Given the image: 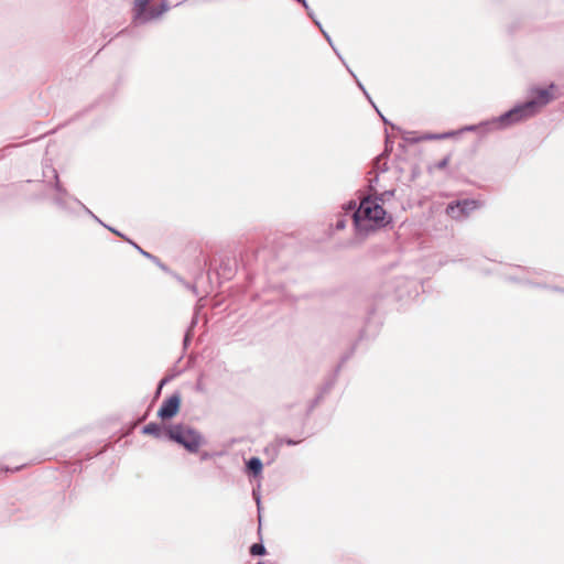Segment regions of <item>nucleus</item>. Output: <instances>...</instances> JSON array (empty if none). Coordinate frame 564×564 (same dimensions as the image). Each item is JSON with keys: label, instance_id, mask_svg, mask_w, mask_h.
Instances as JSON below:
<instances>
[{"label": "nucleus", "instance_id": "1", "mask_svg": "<svg viewBox=\"0 0 564 564\" xmlns=\"http://www.w3.org/2000/svg\"><path fill=\"white\" fill-rule=\"evenodd\" d=\"M533 94L534 96L531 100L512 108L500 117L488 122L487 126H490L494 129H503L533 117L545 105L555 98V87L551 85L549 88H539L535 89Z\"/></svg>", "mask_w": 564, "mask_h": 564}, {"label": "nucleus", "instance_id": "2", "mask_svg": "<svg viewBox=\"0 0 564 564\" xmlns=\"http://www.w3.org/2000/svg\"><path fill=\"white\" fill-rule=\"evenodd\" d=\"M381 197H365L357 209L355 205H349L352 212L355 228L358 235L367 236L371 231L384 227L391 220L382 206Z\"/></svg>", "mask_w": 564, "mask_h": 564}, {"label": "nucleus", "instance_id": "3", "mask_svg": "<svg viewBox=\"0 0 564 564\" xmlns=\"http://www.w3.org/2000/svg\"><path fill=\"white\" fill-rule=\"evenodd\" d=\"M169 437L183 445L189 452H197L203 444V437L193 429L175 425L167 430Z\"/></svg>", "mask_w": 564, "mask_h": 564}, {"label": "nucleus", "instance_id": "4", "mask_svg": "<svg viewBox=\"0 0 564 564\" xmlns=\"http://www.w3.org/2000/svg\"><path fill=\"white\" fill-rule=\"evenodd\" d=\"M149 0H134V21L138 23L148 22L152 19L160 17L166 11V7L163 4L160 11L147 8Z\"/></svg>", "mask_w": 564, "mask_h": 564}, {"label": "nucleus", "instance_id": "5", "mask_svg": "<svg viewBox=\"0 0 564 564\" xmlns=\"http://www.w3.org/2000/svg\"><path fill=\"white\" fill-rule=\"evenodd\" d=\"M476 208L477 203L475 200H463L448 205L446 212L452 218L460 219Z\"/></svg>", "mask_w": 564, "mask_h": 564}, {"label": "nucleus", "instance_id": "6", "mask_svg": "<svg viewBox=\"0 0 564 564\" xmlns=\"http://www.w3.org/2000/svg\"><path fill=\"white\" fill-rule=\"evenodd\" d=\"M180 397L178 395H172L167 400L163 402L159 410V416L163 420L171 419L178 412L180 409Z\"/></svg>", "mask_w": 564, "mask_h": 564}, {"label": "nucleus", "instance_id": "7", "mask_svg": "<svg viewBox=\"0 0 564 564\" xmlns=\"http://www.w3.org/2000/svg\"><path fill=\"white\" fill-rule=\"evenodd\" d=\"M248 468L254 474V475H258L261 473L262 470V463L259 458L257 457H252L249 462H248Z\"/></svg>", "mask_w": 564, "mask_h": 564}, {"label": "nucleus", "instance_id": "8", "mask_svg": "<svg viewBox=\"0 0 564 564\" xmlns=\"http://www.w3.org/2000/svg\"><path fill=\"white\" fill-rule=\"evenodd\" d=\"M143 433L161 437L162 430L158 424L150 423L143 427Z\"/></svg>", "mask_w": 564, "mask_h": 564}, {"label": "nucleus", "instance_id": "9", "mask_svg": "<svg viewBox=\"0 0 564 564\" xmlns=\"http://www.w3.org/2000/svg\"><path fill=\"white\" fill-rule=\"evenodd\" d=\"M250 551L253 555H262L264 554L265 549L262 544L256 543L251 546Z\"/></svg>", "mask_w": 564, "mask_h": 564}, {"label": "nucleus", "instance_id": "10", "mask_svg": "<svg viewBox=\"0 0 564 564\" xmlns=\"http://www.w3.org/2000/svg\"><path fill=\"white\" fill-rule=\"evenodd\" d=\"M346 226V220L345 219H338L337 223H336V229L337 230H340V229H344Z\"/></svg>", "mask_w": 564, "mask_h": 564}, {"label": "nucleus", "instance_id": "11", "mask_svg": "<svg viewBox=\"0 0 564 564\" xmlns=\"http://www.w3.org/2000/svg\"><path fill=\"white\" fill-rule=\"evenodd\" d=\"M143 253V256L145 257H150V254L148 252H144V251H141Z\"/></svg>", "mask_w": 564, "mask_h": 564}, {"label": "nucleus", "instance_id": "12", "mask_svg": "<svg viewBox=\"0 0 564 564\" xmlns=\"http://www.w3.org/2000/svg\"><path fill=\"white\" fill-rule=\"evenodd\" d=\"M451 133H446V134H443L441 138H446L448 137Z\"/></svg>", "mask_w": 564, "mask_h": 564}]
</instances>
